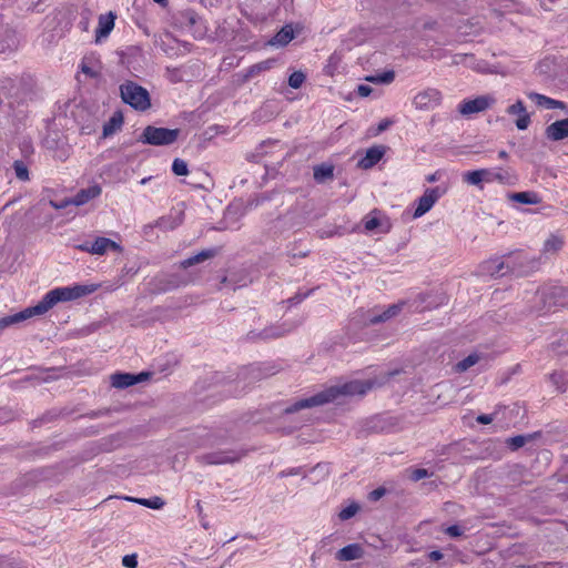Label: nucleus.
<instances>
[{
  "mask_svg": "<svg viewBox=\"0 0 568 568\" xmlns=\"http://www.w3.org/2000/svg\"><path fill=\"white\" fill-rule=\"evenodd\" d=\"M394 123L390 119H383L378 125L376 131L374 132V135H378L379 133L386 131L392 124Z\"/></svg>",
  "mask_w": 568,
  "mask_h": 568,
  "instance_id": "nucleus-48",
  "label": "nucleus"
},
{
  "mask_svg": "<svg viewBox=\"0 0 568 568\" xmlns=\"http://www.w3.org/2000/svg\"><path fill=\"white\" fill-rule=\"evenodd\" d=\"M245 454V450L227 449L203 454L196 458L202 465H223L240 462Z\"/></svg>",
  "mask_w": 568,
  "mask_h": 568,
  "instance_id": "nucleus-5",
  "label": "nucleus"
},
{
  "mask_svg": "<svg viewBox=\"0 0 568 568\" xmlns=\"http://www.w3.org/2000/svg\"><path fill=\"white\" fill-rule=\"evenodd\" d=\"M123 118L121 113H114L103 125V136H110L115 133L122 125Z\"/></svg>",
  "mask_w": 568,
  "mask_h": 568,
  "instance_id": "nucleus-29",
  "label": "nucleus"
},
{
  "mask_svg": "<svg viewBox=\"0 0 568 568\" xmlns=\"http://www.w3.org/2000/svg\"><path fill=\"white\" fill-rule=\"evenodd\" d=\"M101 186L98 184L82 189L73 196L71 203L77 206L83 205L90 200L98 197L101 194Z\"/></svg>",
  "mask_w": 568,
  "mask_h": 568,
  "instance_id": "nucleus-20",
  "label": "nucleus"
},
{
  "mask_svg": "<svg viewBox=\"0 0 568 568\" xmlns=\"http://www.w3.org/2000/svg\"><path fill=\"white\" fill-rule=\"evenodd\" d=\"M436 180H437L436 174H432V175L427 176L428 182H435Z\"/></svg>",
  "mask_w": 568,
  "mask_h": 568,
  "instance_id": "nucleus-59",
  "label": "nucleus"
},
{
  "mask_svg": "<svg viewBox=\"0 0 568 568\" xmlns=\"http://www.w3.org/2000/svg\"><path fill=\"white\" fill-rule=\"evenodd\" d=\"M196 510H197L199 515L202 514L203 508H202V505L200 501L196 503Z\"/></svg>",
  "mask_w": 568,
  "mask_h": 568,
  "instance_id": "nucleus-60",
  "label": "nucleus"
},
{
  "mask_svg": "<svg viewBox=\"0 0 568 568\" xmlns=\"http://www.w3.org/2000/svg\"><path fill=\"white\" fill-rule=\"evenodd\" d=\"M280 477H287L288 476V471L287 470H282L280 474H278Z\"/></svg>",
  "mask_w": 568,
  "mask_h": 568,
  "instance_id": "nucleus-61",
  "label": "nucleus"
},
{
  "mask_svg": "<svg viewBox=\"0 0 568 568\" xmlns=\"http://www.w3.org/2000/svg\"><path fill=\"white\" fill-rule=\"evenodd\" d=\"M372 91H373L372 87H369L367 84H359L356 90L357 94L362 98L368 97L372 93Z\"/></svg>",
  "mask_w": 568,
  "mask_h": 568,
  "instance_id": "nucleus-49",
  "label": "nucleus"
},
{
  "mask_svg": "<svg viewBox=\"0 0 568 568\" xmlns=\"http://www.w3.org/2000/svg\"><path fill=\"white\" fill-rule=\"evenodd\" d=\"M13 169H14V172H16V176L20 181H28L29 180L28 168H27V165L22 161H20V160L14 161Z\"/></svg>",
  "mask_w": 568,
  "mask_h": 568,
  "instance_id": "nucleus-36",
  "label": "nucleus"
},
{
  "mask_svg": "<svg viewBox=\"0 0 568 568\" xmlns=\"http://www.w3.org/2000/svg\"><path fill=\"white\" fill-rule=\"evenodd\" d=\"M129 500L135 501L142 506H145V501L148 500V498H129Z\"/></svg>",
  "mask_w": 568,
  "mask_h": 568,
  "instance_id": "nucleus-56",
  "label": "nucleus"
},
{
  "mask_svg": "<svg viewBox=\"0 0 568 568\" xmlns=\"http://www.w3.org/2000/svg\"><path fill=\"white\" fill-rule=\"evenodd\" d=\"M546 136L551 141H561L568 138V118L555 121L546 128Z\"/></svg>",
  "mask_w": 568,
  "mask_h": 568,
  "instance_id": "nucleus-14",
  "label": "nucleus"
},
{
  "mask_svg": "<svg viewBox=\"0 0 568 568\" xmlns=\"http://www.w3.org/2000/svg\"><path fill=\"white\" fill-rule=\"evenodd\" d=\"M201 18L199 14L192 9H185L181 11L178 16V21L182 27L194 29L200 23Z\"/></svg>",
  "mask_w": 568,
  "mask_h": 568,
  "instance_id": "nucleus-26",
  "label": "nucleus"
},
{
  "mask_svg": "<svg viewBox=\"0 0 568 568\" xmlns=\"http://www.w3.org/2000/svg\"><path fill=\"white\" fill-rule=\"evenodd\" d=\"M294 39V31L292 26H284L270 41L272 45H286Z\"/></svg>",
  "mask_w": 568,
  "mask_h": 568,
  "instance_id": "nucleus-27",
  "label": "nucleus"
},
{
  "mask_svg": "<svg viewBox=\"0 0 568 568\" xmlns=\"http://www.w3.org/2000/svg\"><path fill=\"white\" fill-rule=\"evenodd\" d=\"M359 510V505L356 503H352L344 509H342L338 514L341 520H348L354 517Z\"/></svg>",
  "mask_w": 568,
  "mask_h": 568,
  "instance_id": "nucleus-38",
  "label": "nucleus"
},
{
  "mask_svg": "<svg viewBox=\"0 0 568 568\" xmlns=\"http://www.w3.org/2000/svg\"><path fill=\"white\" fill-rule=\"evenodd\" d=\"M510 200L521 203V204H538L540 202V197L535 192H517L510 194Z\"/></svg>",
  "mask_w": 568,
  "mask_h": 568,
  "instance_id": "nucleus-30",
  "label": "nucleus"
},
{
  "mask_svg": "<svg viewBox=\"0 0 568 568\" xmlns=\"http://www.w3.org/2000/svg\"><path fill=\"white\" fill-rule=\"evenodd\" d=\"M149 376L150 374L145 372L139 374L119 372L111 375V385L114 388L124 389L148 379Z\"/></svg>",
  "mask_w": 568,
  "mask_h": 568,
  "instance_id": "nucleus-9",
  "label": "nucleus"
},
{
  "mask_svg": "<svg viewBox=\"0 0 568 568\" xmlns=\"http://www.w3.org/2000/svg\"><path fill=\"white\" fill-rule=\"evenodd\" d=\"M507 260L494 258L486 261L483 265V272L487 273L491 277H500L507 274L509 271L506 268Z\"/></svg>",
  "mask_w": 568,
  "mask_h": 568,
  "instance_id": "nucleus-19",
  "label": "nucleus"
},
{
  "mask_svg": "<svg viewBox=\"0 0 568 568\" xmlns=\"http://www.w3.org/2000/svg\"><path fill=\"white\" fill-rule=\"evenodd\" d=\"M442 196V192L439 191V187H432L427 189L424 194L417 200V206L414 211L413 216L415 219H418L426 214L433 205L438 201V199Z\"/></svg>",
  "mask_w": 568,
  "mask_h": 568,
  "instance_id": "nucleus-10",
  "label": "nucleus"
},
{
  "mask_svg": "<svg viewBox=\"0 0 568 568\" xmlns=\"http://www.w3.org/2000/svg\"><path fill=\"white\" fill-rule=\"evenodd\" d=\"M498 156H499V159L505 160L508 158V153L505 150H501L498 152Z\"/></svg>",
  "mask_w": 568,
  "mask_h": 568,
  "instance_id": "nucleus-57",
  "label": "nucleus"
},
{
  "mask_svg": "<svg viewBox=\"0 0 568 568\" xmlns=\"http://www.w3.org/2000/svg\"><path fill=\"white\" fill-rule=\"evenodd\" d=\"M395 79V72L393 70H387L382 73H377L374 75H369L366 78L368 82L376 84H389Z\"/></svg>",
  "mask_w": 568,
  "mask_h": 568,
  "instance_id": "nucleus-31",
  "label": "nucleus"
},
{
  "mask_svg": "<svg viewBox=\"0 0 568 568\" xmlns=\"http://www.w3.org/2000/svg\"><path fill=\"white\" fill-rule=\"evenodd\" d=\"M180 133V129H168L148 125L143 129L138 141L148 145L168 146L176 142Z\"/></svg>",
  "mask_w": 568,
  "mask_h": 568,
  "instance_id": "nucleus-3",
  "label": "nucleus"
},
{
  "mask_svg": "<svg viewBox=\"0 0 568 568\" xmlns=\"http://www.w3.org/2000/svg\"><path fill=\"white\" fill-rule=\"evenodd\" d=\"M445 532L453 538L460 537L464 534V529L458 525H452L446 528Z\"/></svg>",
  "mask_w": 568,
  "mask_h": 568,
  "instance_id": "nucleus-47",
  "label": "nucleus"
},
{
  "mask_svg": "<svg viewBox=\"0 0 568 568\" xmlns=\"http://www.w3.org/2000/svg\"><path fill=\"white\" fill-rule=\"evenodd\" d=\"M195 32H199V33L201 34V33H202V30H201V28H199V29H195Z\"/></svg>",
  "mask_w": 568,
  "mask_h": 568,
  "instance_id": "nucleus-64",
  "label": "nucleus"
},
{
  "mask_svg": "<svg viewBox=\"0 0 568 568\" xmlns=\"http://www.w3.org/2000/svg\"><path fill=\"white\" fill-rule=\"evenodd\" d=\"M184 213L182 211L162 216L156 221V226L163 231H171L183 223Z\"/></svg>",
  "mask_w": 568,
  "mask_h": 568,
  "instance_id": "nucleus-21",
  "label": "nucleus"
},
{
  "mask_svg": "<svg viewBox=\"0 0 568 568\" xmlns=\"http://www.w3.org/2000/svg\"><path fill=\"white\" fill-rule=\"evenodd\" d=\"M493 415H488V414H483V415H479L477 416L476 420L479 423V424H483V425H487V424H490L493 422Z\"/></svg>",
  "mask_w": 568,
  "mask_h": 568,
  "instance_id": "nucleus-51",
  "label": "nucleus"
},
{
  "mask_svg": "<svg viewBox=\"0 0 568 568\" xmlns=\"http://www.w3.org/2000/svg\"><path fill=\"white\" fill-rule=\"evenodd\" d=\"M94 291H95V286H93V285L92 286L74 285L72 287L65 286V287L53 288V290L49 291L37 305L27 307L23 311L18 312L13 315H8V316L0 318V333L4 328H7L13 324L20 323V322L31 318L32 316H36V315L45 314L50 308H52L59 302L73 301L79 297L91 294Z\"/></svg>",
  "mask_w": 568,
  "mask_h": 568,
  "instance_id": "nucleus-1",
  "label": "nucleus"
},
{
  "mask_svg": "<svg viewBox=\"0 0 568 568\" xmlns=\"http://www.w3.org/2000/svg\"><path fill=\"white\" fill-rule=\"evenodd\" d=\"M115 18V14L111 11L106 14H101L99 17L98 28L95 30L97 41L110 34V32L114 28Z\"/></svg>",
  "mask_w": 568,
  "mask_h": 568,
  "instance_id": "nucleus-17",
  "label": "nucleus"
},
{
  "mask_svg": "<svg viewBox=\"0 0 568 568\" xmlns=\"http://www.w3.org/2000/svg\"><path fill=\"white\" fill-rule=\"evenodd\" d=\"M217 254V248L203 250L200 253L192 255L181 262L182 268L191 267L195 264L202 263L209 258L214 257Z\"/></svg>",
  "mask_w": 568,
  "mask_h": 568,
  "instance_id": "nucleus-24",
  "label": "nucleus"
},
{
  "mask_svg": "<svg viewBox=\"0 0 568 568\" xmlns=\"http://www.w3.org/2000/svg\"><path fill=\"white\" fill-rule=\"evenodd\" d=\"M562 245L564 241L560 237L551 235L544 243V252L555 254L561 250Z\"/></svg>",
  "mask_w": 568,
  "mask_h": 568,
  "instance_id": "nucleus-32",
  "label": "nucleus"
},
{
  "mask_svg": "<svg viewBox=\"0 0 568 568\" xmlns=\"http://www.w3.org/2000/svg\"><path fill=\"white\" fill-rule=\"evenodd\" d=\"M306 75L302 71H295L288 77V85L293 89H300L305 82Z\"/></svg>",
  "mask_w": 568,
  "mask_h": 568,
  "instance_id": "nucleus-37",
  "label": "nucleus"
},
{
  "mask_svg": "<svg viewBox=\"0 0 568 568\" xmlns=\"http://www.w3.org/2000/svg\"><path fill=\"white\" fill-rule=\"evenodd\" d=\"M274 374L275 371L273 369L272 366L256 364L244 368L243 372L241 373V376H243L244 378L250 377L252 381H257Z\"/></svg>",
  "mask_w": 568,
  "mask_h": 568,
  "instance_id": "nucleus-16",
  "label": "nucleus"
},
{
  "mask_svg": "<svg viewBox=\"0 0 568 568\" xmlns=\"http://www.w3.org/2000/svg\"><path fill=\"white\" fill-rule=\"evenodd\" d=\"M507 113L510 115H518L516 126L518 130H526L530 124V115L526 111V106L521 100H517L514 104L507 108Z\"/></svg>",
  "mask_w": 568,
  "mask_h": 568,
  "instance_id": "nucleus-12",
  "label": "nucleus"
},
{
  "mask_svg": "<svg viewBox=\"0 0 568 568\" xmlns=\"http://www.w3.org/2000/svg\"><path fill=\"white\" fill-rule=\"evenodd\" d=\"M536 267L537 262L535 260L528 258V256L521 251L507 255L506 268L516 276L528 275Z\"/></svg>",
  "mask_w": 568,
  "mask_h": 568,
  "instance_id": "nucleus-6",
  "label": "nucleus"
},
{
  "mask_svg": "<svg viewBox=\"0 0 568 568\" xmlns=\"http://www.w3.org/2000/svg\"><path fill=\"white\" fill-rule=\"evenodd\" d=\"M364 556V549L359 544H349L341 548L336 554L335 558L338 561H352L361 559Z\"/></svg>",
  "mask_w": 568,
  "mask_h": 568,
  "instance_id": "nucleus-15",
  "label": "nucleus"
},
{
  "mask_svg": "<svg viewBox=\"0 0 568 568\" xmlns=\"http://www.w3.org/2000/svg\"><path fill=\"white\" fill-rule=\"evenodd\" d=\"M385 493H386L385 488L378 487L369 493V499L376 501V500L381 499L385 495Z\"/></svg>",
  "mask_w": 568,
  "mask_h": 568,
  "instance_id": "nucleus-50",
  "label": "nucleus"
},
{
  "mask_svg": "<svg viewBox=\"0 0 568 568\" xmlns=\"http://www.w3.org/2000/svg\"><path fill=\"white\" fill-rule=\"evenodd\" d=\"M430 474L425 468H415L410 471L409 478L413 481H418L423 478L429 477Z\"/></svg>",
  "mask_w": 568,
  "mask_h": 568,
  "instance_id": "nucleus-43",
  "label": "nucleus"
},
{
  "mask_svg": "<svg viewBox=\"0 0 568 568\" xmlns=\"http://www.w3.org/2000/svg\"><path fill=\"white\" fill-rule=\"evenodd\" d=\"M496 102L493 95H479L473 100H464L458 105V111L463 115H470L487 110Z\"/></svg>",
  "mask_w": 568,
  "mask_h": 568,
  "instance_id": "nucleus-8",
  "label": "nucleus"
},
{
  "mask_svg": "<svg viewBox=\"0 0 568 568\" xmlns=\"http://www.w3.org/2000/svg\"><path fill=\"white\" fill-rule=\"evenodd\" d=\"M383 382L376 378L366 381H351L339 386H331L308 398H302L287 406L284 409L285 414H294L305 408L321 406L334 402L339 396L365 395L368 390L376 386H382Z\"/></svg>",
  "mask_w": 568,
  "mask_h": 568,
  "instance_id": "nucleus-2",
  "label": "nucleus"
},
{
  "mask_svg": "<svg viewBox=\"0 0 568 568\" xmlns=\"http://www.w3.org/2000/svg\"><path fill=\"white\" fill-rule=\"evenodd\" d=\"M313 176L317 183H324L327 180H332L334 178L333 164L322 163L315 165L313 169Z\"/></svg>",
  "mask_w": 568,
  "mask_h": 568,
  "instance_id": "nucleus-25",
  "label": "nucleus"
},
{
  "mask_svg": "<svg viewBox=\"0 0 568 568\" xmlns=\"http://www.w3.org/2000/svg\"><path fill=\"white\" fill-rule=\"evenodd\" d=\"M109 248L113 251H120L121 247L118 243L114 241L108 239V237H97L94 242L90 245V253L91 254H98L102 255L104 254Z\"/></svg>",
  "mask_w": 568,
  "mask_h": 568,
  "instance_id": "nucleus-22",
  "label": "nucleus"
},
{
  "mask_svg": "<svg viewBox=\"0 0 568 568\" xmlns=\"http://www.w3.org/2000/svg\"><path fill=\"white\" fill-rule=\"evenodd\" d=\"M154 2H156L158 4L162 6L163 8H165L168 6V0H153Z\"/></svg>",
  "mask_w": 568,
  "mask_h": 568,
  "instance_id": "nucleus-58",
  "label": "nucleus"
},
{
  "mask_svg": "<svg viewBox=\"0 0 568 568\" xmlns=\"http://www.w3.org/2000/svg\"><path fill=\"white\" fill-rule=\"evenodd\" d=\"M165 505V501L161 497H152L148 498L145 501V507L151 509H161Z\"/></svg>",
  "mask_w": 568,
  "mask_h": 568,
  "instance_id": "nucleus-44",
  "label": "nucleus"
},
{
  "mask_svg": "<svg viewBox=\"0 0 568 568\" xmlns=\"http://www.w3.org/2000/svg\"><path fill=\"white\" fill-rule=\"evenodd\" d=\"M121 99L138 111H145L151 106L148 90L133 81H125L120 85Z\"/></svg>",
  "mask_w": 568,
  "mask_h": 568,
  "instance_id": "nucleus-4",
  "label": "nucleus"
},
{
  "mask_svg": "<svg viewBox=\"0 0 568 568\" xmlns=\"http://www.w3.org/2000/svg\"><path fill=\"white\" fill-rule=\"evenodd\" d=\"M550 381L554 385H556L557 389L561 393H564L566 390V386H565V383H566V379H565V374L562 373H552L550 375Z\"/></svg>",
  "mask_w": 568,
  "mask_h": 568,
  "instance_id": "nucleus-40",
  "label": "nucleus"
},
{
  "mask_svg": "<svg viewBox=\"0 0 568 568\" xmlns=\"http://www.w3.org/2000/svg\"><path fill=\"white\" fill-rule=\"evenodd\" d=\"M50 204L57 209L63 207L64 205H57L53 201H50Z\"/></svg>",
  "mask_w": 568,
  "mask_h": 568,
  "instance_id": "nucleus-62",
  "label": "nucleus"
},
{
  "mask_svg": "<svg viewBox=\"0 0 568 568\" xmlns=\"http://www.w3.org/2000/svg\"><path fill=\"white\" fill-rule=\"evenodd\" d=\"M427 557L430 561H438L444 557V555L439 550H433L427 555Z\"/></svg>",
  "mask_w": 568,
  "mask_h": 568,
  "instance_id": "nucleus-52",
  "label": "nucleus"
},
{
  "mask_svg": "<svg viewBox=\"0 0 568 568\" xmlns=\"http://www.w3.org/2000/svg\"><path fill=\"white\" fill-rule=\"evenodd\" d=\"M534 438V435H517L506 440L507 446L511 450L521 448L526 443Z\"/></svg>",
  "mask_w": 568,
  "mask_h": 568,
  "instance_id": "nucleus-34",
  "label": "nucleus"
},
{
  "mask_svg": "<svg viewBox=\"0 0 568 568\" xmlns=\"http://www.w3.org/2000/svg\"><path fill=\"white\" fill-rule=\"evenodd\" d=\"M149 180H150V178H144V179H142L141 183L145 184Z\"/></svg>",
  "mask_w": 568,
  "mask_h": 568,
  "instance_id": "nucleus-63",
  "label": "nucleus"
},
{
  "mask_svg": "<svg viewBox=\"0 0 568 568\" xmlns=\"http://www.w3.org/2000/svg\"><path fill=\"white\" fill-rule=\"evenodd\" d=\"M509 178V173L506 170L499 169L498 171L490 170V179L489 182L499 181L506 182Z\"/></svg>",
  "mask_w": 568,
  "mask_h": 568,
  "instance_id": "nucleus-42",
  "label": "nucleus"
},
{
  "mask_svg": "<svg viewBox=\"0 0 568 568\" xmlns=\"http://www.w3.org/2000/svg\"><path fill=\"white\" fill-rule=\"evenodd\" d=\"M81 70L83 73L89 74L90 77H94V72L91 70V68L83 64Z\"/></svg>",
  "mask_w": 568,
  "mask_h": 568,
  "instance_id": "nucleus-55",
  "label": "nucleus"
},
{
  "mask_svg": "<svg viewBox=\"0 0 568 568\" xmlns=\"http://www.w3.org/2000/svg\"><path fill=\"white\" fill-rule=\"evenodd\" d=\"M490 170L480 169L475 171H468L463 175V181L470 185L480 186L483 182H489Z\"/></svg>",
  "mask_w": 568,
  "mask_h": 568,
  "instance_id": "nucleus-23",
  "label": "nucleus"
},
{
  "mask_svg": "<svg viewBox=\"0 0 568 568\" xmlns=\"http://www.w3.org/2000/svg\"><path fill=\"white\" fill-rule=\"evenodd\" d=\"M386 148L384 145H374L367 149L365 156L358 162V165L364 169H371L377 164L384 156Z\"/></svg>",
  "mask_w": 568,
  "mask_h": 568,
  "instance_id": "nucleus-13",
  "label": "nucleus"
},
{
  "mask_svg": "<svg viewBox=\"0 0 568 568\" xmlns=\"http://www.w3.org/2000/svg\"><path fill=\"white\" fill-rule=\"evenodd\" d=\"M437 94L438 92L436 90L418 93L414 99V103L417 108H426L430 98L436 97Z\"/></svg>",
  "mask_w": 568,
  "mask_h": 568,
  "instance_id": "nucleus-35",
  "label": "nucleus"
},
{
  "mask_svg": "<svg viewBox=\"0 0 568 568\" xmlns=\"http://www.w3.org/2000/svg\"><path fill=\"white\" fill-rule=\"evenodd\" d=\"M479 361V355L474 353V354H469L467 357H465L464 359H462L460 362H458L456 365H455V369L456 372L458 373H464L466 372L468 368H470L471 366H474L475 364H477Z\"/></svg>",
  "mask_w": 568,
  "mask_h": 568,
  "instance_id": "nucleus-33",
  "label": "nucleus"
},
{
  "mask_svg": "<svg viewBox=\"0 0 568 568\" xmlns=\"http://www.w3.org/2000/svg\"><path fill=\"white\" fill-rule=\"evenodd\" d=\"M122 565L125 568H136L138 567V557L135 554L125 555L122 558Z\"/></svg>",
  "mask_w": 568,
  "mask_h": 568,
  "instance_id": "nucleus-45",
  "label": "nucleus"
},
{
  "mask_svg": "<svg viewBox=\"0 0 568 568\" xmlns=\"http://www.w3.org/2000/svg\"><path fill=\"white\" fill-rule=\"evenodd\" d=\"M296 325L293 323H282L278 325H271L262 329L261 332L251 331L247 334V339L250 341H257V339H272V338H280L288 334L295 328Z\"/></svg>",
  "mask_w": 568,
  "mask_h": 568,
  "instance_id": "nucleus-7",
  "label": "nucleus"
},
{
  "mask_svg": "<svg viewBox=\"0 0 568 568\" xmlns=\"http://www.w3.org/2000/svg\"><path fill=\"white\" fill-rule=\"evenodd\" d=\"M275 63H276L275 59H267V60L261 61L258 63H255L246 70V72L244 74V79L245 80L252 79V78L256 77L257 74H260L261 72L272 69L275 65Z\"/></svg>",
  "mask_w": 568,
  "mask_h": 568,
  "instance_id": "nucleus-28",
  "label": "nucleus"
},
{
  "mask_svg": "<svg viewBox=\"0 0 568 568\" xmlns=\"http://www.w3.org/2000/svg\"><path fill=\"white\" fill-rule=\"evenodd\" d=\"M527 97L534 101L538 106L552 110V109H565L566 104L562 101L551 99L537 92H529Z\"/></svg>",
  "mask_w": 568,
  "mask_h": 568,
  "instance_id": "nucleus-18",
  "label": "nucleus"
},
{
  "mask_svg": "<svg viewBox=\"0 0 568 568\" xmlns=\"http://www.w3.org/2000/svg\"><path fill=\"white\" fill-rule=\"evenodd\" d=\"M314 290H310L307 291L306 293H296L294 296L290 297L287 300V303L290 305H297L300 304L302 301H304L307 296H310L312 294Z\"/></svg>",
  "mask_w": 568,
  "mask_h": 568,
  "instance_id": "nucleus-46",
  "label": "nucleus"
},
{
  "mask_svg": "<svg viewBox=\"0 0 568 568\" xmlns=\"http://www.w3.org/2000/svg\"><path fill=\"white\" fill-rule=\"evenodd\" d=\"M90 245H91V243L85 242V243L79 245L78 248L83 251V252H89L90 253Z\"/></svg>",
  "mask_w": 568,
  "mask_h": 568,
  "instance_id": "nucleus-54",
  "label": "nucleus"
},
{
  "mask_svg": "<svg viewBox=\"0 0 568 568\" xmlns=\"http://www.w3.org/2000/svg\"><path fill=\"white\" fill-rule=\"evenodd\" d=\"M363 222H364V227L367 232L375 231L381 224V221L377 216H366L363 220Z\"/></svg>",
  "mask_w": 568,
  "mask_h": 568,
  "instance_id": "nucleus-41",
  "label": "nucleus"
},
{
  "mask_svg": "<svg viewBox=\"0 0 568 568\" xmlns=\"http://www.w3.org/2000/svg\"><path fill=\"white\" fill-rule=\"evenodd\" d=\"M301 467L290 468L287 469L288 476H295L301 474Z\"/></svg>",
  "mask_w": 568,
  "mask_h": 568,
  "instance_id": "nucleus-53",
  "label": "nucleus"
},
{
  "mask_svg": "<svg viewBox=\"0 0 568 568\" xmlns=\"http://www.w3.org/2000/svg\"><path fill=\"white\" fill-rule=\"evenodd\" d=\"M172 171L178 176L189 174L187 163L182 159H175L172 163Z\"/></svg>",
  "mask_w": 568,
  "mask_h": 568,
  "instance_id": "nucleus-39",
  "label": "nucleus"
},
{
  "mask_svg": "<svg viewBox=\"0 0 568 568\" xmlns=\"http://www.w3.org/2000/svg\"><path fill=\"white\" fill-rule=\"evenodd\" d=\"M404 305H405V302H398V303L389 305L386 310H384L381 313L377 312V310H375L368 316L367 322L371 325L384 323V322L395 317L396 315H398Z\"/></svg>",
  "mask_w": 568,
  "mask_h": 568,
  "instance_id": "nucleus-11",
  "label": "nucleus"
}]
</instances>
